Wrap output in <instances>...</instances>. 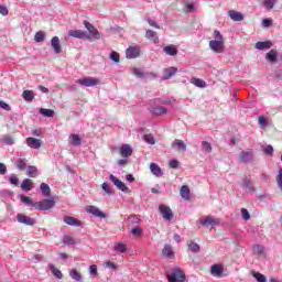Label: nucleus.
Returning <instances> with one entry per match:
<instances>
[{"instance_id":"obj_40","label":"nucleus","mask_w":282,"mask_h":282,"mask_svg":"<svg viewBox=\"0 0 282 282\" xmlns=\"http://www.w3.org/2000/svg\"><path fill=\"white\" fill-rule=\"evenodd\" d=\"M34 41H36V43H43V41H45V32L43 31L36 32L34 35Z\"/></svg>"},{"instance_id":"obj_45","label":"nucleus","mask_w":282,"mask_h":282,"mask_svg":"<svg viewBox=\"0 0 282 282\" xmlns=\"http://www.w3.org/2000/svg\"><path fill=\"white\" fill-rule=\"evenodd\" d=\"M102 191H105L106 195H113V189H111V186L107 183L101 184Z\"/></svg>"},{"instance_id":"obj_38","label":"nucleus","mask_w":282,"mask_h":282,"mask_svg":"<svg viewBox=\"0 0 282 282\" xmlns=\"http://www.w3.org/2000/svg\"><path fill=\"white\" fill-rule=\"evenodd\" d=\"M50 270L56 276V279H63V273L54 264H50Z\"/></svg>"},{"instance_id":"obj_39","label":"nucleus","mask_w":282,"mask_h":282,"mask_svg":"<svg viewBox=\"0 0 282 282\" xmlns=\"http://www.w3.org/2000/svg\"><path fill=\"white\" fill-rule=\"evenodd\" d=\"M187 246H188V250H191V252H199V245H197L193 240H189L187 242Z\"/></svg>"},{"instance_id":"obj_46","label":"nucleus","mask_w":282,"mask_h":282,"mask_svg":"<svg viewBox=\"0 0 282 282\" xmlns=\"http://www.w3.org/2000/svg\"><path fill=\"white\" fill-rule=\"evenodd\" d=\"M274 3H276V0H263V6L267 10H272V8H274Z\"/></svg>"},{"instance_id":"obj_33","label":"nucleus","mask_w":282,"mask_h":282,"mask_svg":"<svg viewBox=\"0 0 282 282\" xmlns=\"http://www.w3.org/2000/svg\"><path fill=\"white\" fill-rule=\"evenodd\" d=\"M22 98H24V100L26 102H32V100H34V91H32V90H24L22 93Z\"/></svg>"},{"instance_id":"obj_2","label":"nucleus","mask_w":282,"mask_h":282,"mask_svg":"<svg viewBox=\"0 0 282 282\" xmlns=\"http://www.w3.org/2000/svg\"><path fill=\"white\" fill-rule=\"evenodd\" d=\"M54 206H56V202L54 199H43L42 202L33 204V208L35 210H50V208H54Z\"/></svg>"},{"instance_id":"obj_37","label":"nucleus","mask_w":282,"mask_h":282,"mask_svg":"<svg viewBox=\"0 0 282 282\" xmlns=\"http://www.w3.org/2000/svg\"><path fill=\"white\" fill-rule=\"evenodd\" d=\"M40 113L45 118H54V110L47 108H41Z\"/></svg>"},{"instance_id":"obj_58","label":"nucleus","mask_w":282,"mask_h":282,"mask_svg":"<svg viewBox=\"0 0 282 282\" xmlns=\"http://www.w3.org/2000/svg\"><path fill=\"white\" fill-rule=\"evenodd\" d=\"M276 183H278L279 188H281V191H282V170L279 171V174L276 176Z\"/></svg>"},{"instance_id":"obj_52","label":"nucleus","mask_w":282,"mask_h":282,"mask_svg":"<svg viewBox=\"0 0 282 282\" xmlns=\"http://www.w3.org/2000/svg\"><path fill=\"white\" fill-rule=\"evenodd\" d=\"M133 74L134 76H137V78H144L145 76H149V74L143 73L142 70H140V68H134Z\"/></svg>"},{"instance_id":"obj_26","label":"nucleus","mask_w":282,"mask_h":282,"mask_svg":"<svg viewBox=\"0 0 282 282\" xmlns=\"http://www.w3.org/2000/svg\"><path fill=\"white\" fill-rule=\"evenodd\" d=\"M172 149H177L178 151H186V143L180 139H176L172 143Z\"/></svg>"},{"instance_id":"obj_28","label":"nucleus","mask_w":282,"mask_h":282,"mask_svg":"<svg viewBox=\"0 0 282 282\" xmlns=\"http://www.w3.org/2000/svg\"><path fill=\"white\" fill-rule=\"evenodd\" d=\"M272 47V41L257 42L256 50H270Z\"/></svg>"},{"instance_id":"obj_19","label":"nucleus","mask_w":282,"mask_h":282,"mask_svg":"<svg viewBox=\"0 0 282 282\" xmlns=\"http://www.w3.org/2000/svg\"><path fill=\"white\" fill-rule=\"evenodd\" d=\"M162 254L165 259H174L175 258V253L173 252V248L169 245H165L163 250H162Z\"/></svg>"},{"instance_id":"obj_56","label":"nucleus","mask_w":282,"mask_h":282,"mask_svg":"<svg viewBox=\"0 0 282 282\" xmlns=\"http://www.w3.org/2000/svg\"><path fill=\"white\" fill-rule=\"evenodd\" d=\"M263 152L267 155H272V153H274V148H272V145H267V147L263 148Z\"/></svg>"},{"instance_id":"obj_23","label":"nucleus","mask_w":282,"mask_h":282,"mask_svg":"<svg viewBox=\"0 0 282 282\" xmlns=\"http://www.w3.org/2000/svg\"><path fill=\"white\" fill-rule=\"evenodd\" d=\"M228 17L231 19V21H243V14L239 11L230 10L228 12Z\"/></svg>"},{"instance_id":"obj_22","label":"nucleus","mask_w":282,"mask_h":282,"mask_svg":"<svg viewBox=\"0 0 282 282\" xmlns=\"http://www.w3.org/2000/svg\"><path fill=\"white\" fill-rule=\"evenodd\" d=\"M212 274L213 276H217L218 279H220V276H223L224 274V267L219 265V264H214L212 265Z\"/></svg>"},{"instance_id":"obj_54","label":"nucleus","mask_w":282,"mask_h":282,"mask_svg":"<svg viewBox=\"0 0 282 282\" xmlns=\"http://www.w3.org/2000/svg\"><path fill=\"white\" fill-rule=\"evenodd\" d=\"M89 272L91 276H98V265L93 264L89 267Z\"/></svg>"},{"instance_id":"obj_7","label":"nucleus","mask_w":282,"mask_h":282,"mask_svg":"<svg viewBox=\"0 0 282 282\" xmlns=\"http://www.w3.org/2000/svg\"><path fill=\"white\" fill-rule=\"evenodd\" d=\"M159 210L165 221H171V219H173V210L171 209V207L166 205H160Z\"/></svg>"},{"instance_id":"obj_43","label":"nucleus","mask_w":282,"mask_h":282,"mask_svg":"<svg viewBox=\"0 0 282 282\" xmlns=\"http://www.w3.org/2000/svg\"><path fill=\"white\" fill-rule=\"evenodd\" d=\"M26 166H28V163L25 159H19L17 161V167L19 169V171H25Z\"/></svg>"},{"instance_id":"obj_57","label":"nucleus","mask_w":282,"mask_h":282,"mask_svg":"<svg viewBox=\"0 0 282 282\" xmlns=\"http://www.w3.org/2000/svg\"><path fill=\"white\" fill-rule=\"evenodd\" d=\"M106 268H109V270H118V264H116V262L106 261Z\"/></svg>"},{"instance_id":"obj_62","label":"nucleus","mask_w":282,"mask_h":282,"mask_svg":"<svg viewBox=\"0 0 282 282\" xmlns=\"http://www.w3.org/2000/svg\"><path fill=\"white\" fill-rule=\"evenodd\" d=\"M0 108L4 109V111H10L12 109L10 107V105H8L6 101H1V100H0Z\"/></svg>"},{"instance_id":"obj_32","label":"nucleus","mask_w":282,"mask_h":282,"mask_svg":"<svg viewBox=\"0 0 282 282\" xmlns=\"http://www.w3.org/2000/svg\"><path fill=\"white\" fill-rule=\"evenodd\" d=\"M40 191H42V194L44 197H50L52 189L50 188V185H47L46 183H42L40 185Z\"/></svg>"},{"instance_id":"obj_17","label":"nucleus","mask_w":282,"mask_h":282,"mask_svg":"<svg viewBox=\"0 0 282 282\" xmlns=\"http://www.w3.org/2000/svg\"><path fill=\"white\" fill-rule=\"evenodd\" d=\"M51 46H52L53 51L55 52V54H61L62 48H61V40L58 39V36L52 37Z\"/></svg>"},{"instance_id":"obj_49","label":"nucleus","mask_w":282,"mask_h":282,"mask_svg":"<svg viewBox=\"0 0 282 282\" xmlns=\"http://www.w3.org/2000/svg\"><path fill=\"white\" fill-rule=\"evenodd\" d=\"M109 58H111L113 61V63H120V53L112 51L110 53Z\"/></svg>"},{"instance_id":"obj_50","label":"nucleus","mask_w":282,"mask_h":282,"mask_svg":"<svg viewBox=\"0 0 282 282\" xmlns=\"http://www.w3.org/2000/svg\"><path fill=\"white\" fill-rule=\"evenodd\" d=\"M143 140L148 144H155V138L153 137V134H144Z\"/></svg>"},{"instance_id":"obj_61","label":"nucleus","mask_w":282,"mask_h":282,"mask_svg":"<svg viewBox=\"0 0 282 282\" xmlns=\"http://www.w3.org/2000/svg\"><path fill=\"white\" fill-rule=\"evenodd\" d=\"M8 7L0 4V14H2V17H8Z\"/></svg>"},{"instance_id":"obj_55","label":"nucleus","mask_w":282,"mask_h":282,"mask_svg":"<svg viewBox=\"0 0 282 282\" xmlns=\"http://www.w3.org/2000/svg\"><path fill=\"white\" fill-rule=\"evenodd\" d=\"M241 215H242V219H245V221H248L250 219V213L248 212V209L242 208Z\"/></svg>"},{"instance_id":"obj_3","label":"nucleus","mask_w":282,"mask_h":282,"mask_svg":"<svg viewBox=\"0 0 282 282\" xmlns=\"http://www.w3.org/2000/svg\"><path fill=\"white\" fill-rule=\"evenodd\" d=\"M78 85H82V87H96L97 85H100V79L96 77H84L76 80Z\"/></svg>"},{"instance_id":"obj_51","label":"nucleus","mask_w":282,"mask_h":282,"mask_svg":"<svg viewBox=\"0 0 282 282\" xmlns=\"http://www.w3.org/2000/svg\"><path fill=\"white\" fill-rule=\"evenodd\" d=\"M203 151L210 153L213 151V145L208 141H203Z\"/></svg>"},{"instance_id":"obj_60","label":"nucleus","mask_w":282,"mask_h":282,"mask_svg":"<svg viewBox=\"0 0 282 282\" xmlns=\"http://www.w3.org/2000/svg\"><path fill=\"white\" fill-rule=\"evenodd\" d=\"M149 25H151V28H155L156 30H160V24H158L155 21L151 20V18L147 19Z\"/></svg>"},{"instance_id":"obj_13","label":"nucleus","mask_w":282,"mask_h":282,"mask_svg":"<svg viewBox=\"0 0 282 282\" xmlns=\"http://www.w3.org/2000/svg\"><path fill=\"white\" fill-rule=\"evenodd\" d=\"M64 223H66L67 226H73L74 228H80V226H83V221H80L77 218H74L72 216H65Z\"/></svg>"},{"instance_id":"obj_31","label":"nucleus","mask_w":282,"mask_h":282,"mask_svg":"<svg viewBox=\"0 0 282 282\" xmlns=\"http://www.w3.org/2000/svg\"><path fill=\"white\" fill-rule=\"evenodd\" d=\"M150 170L153 175H156V177H162V169L156 163H151Z\"/></svg>"},{"instance_id":"obj_25","label":"nucleus","mask_w":282,"mask_h":282,"mask_svg":"<svg viewBox=\"0 0 282 282\" xmlns=\"http://www.w3.org/2000/svg\"><path fill=\"white\" fill-rule=\"evenodd\" d=\"M167 111H169V110H166V108H165V107H162V106L153 107V108L151 109V113H152L153 116H166Z\"/></svg>"},{"instance_id":"obj_15","label":"nucleus","mask_w":282,"mask_h":282,"mask_svg":"<svg viewBox=\"0 0 282 282\" xmlns=\"http://www.w3.org/2000/svg\"><path fill=\"white\" fill-rule=\"evenodd\" d=\"M177 72V67L171 66L163 69V79L169 80V78H173Z\"/></svg>"},{"instance_id":"obj_8","label":"nucleus","mask_w":282,"mask_h":282,"mask_svg":"<svg viewBox=\"0 0 282 282\" xmlns=\"http://www.w3.org/2000/svg\"><path fill=\"white\" fill-rule=\"evenodd\" d=\"M86 213H88V215H94V217H99L100 219H105V217H107V214H105L100 210V208L94 205L87 206Z\"/></svg>"},{"instance_id":"obj_36","label":"nucleus","mask_w":282,"mask_h":282,"mask_svg":"<svg viewBox=\"0 0 282 282\" xmlns=\"http://www.w3.org/2000/svg\"><path fill=\"white\" fill-rule=\"evenodd\" d=\"M192 85H195V87H200L204 88L206 87V82H204V79H199L197 77H193L191 79Z\"/></svg>"},{"instance_id":"obj_53","label":"nucleus","mask_w":282,"mask_h":282,"mask_svg":"<svg viewBox=\"0 0 282 282\" xmlns=\"http://www.w3.org/2000/svg\"><path fill=\"white\" fill-rule=\"evenodd\" d=\"M9 182L10 184H13V186H19V177L17 174H11Z\"/></svg>"},{"instance_id":"obj_47","label":"nucleus","mask_w":282,"mask_h":282,"mask_svg":"<svg viewBox=\"0 0 282 282\" xmlns=\"http://www.w3.org/2000/svg\"><path fill=\"white\" fill-rule=\"evenodd\" d=\"M253 276L258 282H268V279H265V275H263L260 272H253Z\"/></svg>"},{"instance_id":"obj_1","label":"nucleus","mask_w":282,"mask_h":282,"mask_svg":"<svg viewBox=\"0 0 282 282\" xmlns=\"http://www.w3.org/2000/svg\"><path fill=\"white\" fill-rule=\"evenodd\" d=\"M213 35L214 40L209 41L210 51L215 52V54H224L226 50V41L224 40V35H221V32L218 30H215Z\"/></svg>"},{"instance_id":"obj_30","label":"nucleus","mask_w":282,"mask_h":282,"mask_svg":"<svg viewBox=\"0 0 282 282\" xmlns=\"http://www.w3.org/2000/svg\"><path fill=\"white\" fill-rule=\"evenodd\" d=\"M163 52H165L167 56H177V47H175V45H167L163 47Z\"/></svg>"},{"instance_id":"obj_10","label":"nucleus","mask_w":282,"mask_h":282,"mask_svg":"<svg viewBox=\"0 0 282 282\" xmlns=\"http://www.w3.org/2000/svg\"><path fill=\"white\" fill-rule=\"evenodd\" d=\"M17 219L19 224H24L25 226H34L36 224V220L30 216H25L23 214H18Z\"/></svg>"},{"instance_id":"obj_48","label":"nucleus","mask_w":282,"mask_h":282,"mask_svg":"<svg viewBox=\"0 0 282 282\" xmlns=\"http://www.w3.org/2000/svg\"><path fill=\"white\" fill-rule=\"evenodd\" d=\"M115 250L117 252H127V245H124L123 242H119L116 245Z\"/></svg>"},{"instance_id":"obj_59","label":"nucleus","mask_w":282,"mask_h":282,"mask_svg":"<svg viewBox=\"0 0 282 282\" xmlns=\"http://www.w3.org/2000/svg\"><path fill=\"white\" fill-rule=\"evenodd\" d=\"M132 235H134V237H140V235H142V229L140 227H134L131 230Z\"/></svg>"},{"instance_id":"obj_29","label":"nucleus","mask_w":282,"mask_h":282,"mask_svg":"<svg viewBox=\"0 0 282 282\" xmlns=\"http://www.w3.org/2000/svg\"><path fill=\"white\" fill-rule=\"evenodd\" d=\"M34 186V182H32V180L30 178H24L22 184H21V188L22 191H32V187Z\"/></svg>"},{"instance_id":"obj_27","label":"nucleus","mask_w":282,"mask_h":282,"mask_svg":"<svg viewBox=\"0 0 282 282\" xmlns=\"http://www.w3.org/2000/svg\"><path fill=\"white\" fill-rule=\"evenodd\" d=\"M28 177H39V169L34 165H29L26 167Z\"/></svg>"},{"instance_id":"obj_44","label":"nucleus","mask_w":282,"mask_h":282,"mask_svg":"<svg viewBox=\"0 0 282 282\" xmlns=\"http://www.w3.org/2000/svg\"><path fill=\"white\" fill-rule=\"evenodd\" d=\"M253 252L256 254H263V252H265V247H263L261 245H254L253 246Z\"/></svg>"},{"instance_id":"obj_42","label":"nucleus","mask_w":282,"mask_h":282,"mask_svg":"<svg viewBox=\"0 0 282 282\" xmlns=\"http://www.w3.org/2000/svg\"><path fill=\"white\" fill-rule=\"evenodd\" d=\"M63 243H65V246H74V243H76V239L72 236H64Z\"/></svg>"},{"instance_id":"obj_63","label":"nucleus","mask_w":282,"mask_h":282,"mask_svg":"<svg viewBox=\"0 0 282 282\" xmlns=\"http://www.w3.org/2000/svg\"><path fill=\"white\" fill-rule=\"evenodd\" d=\"M180 166L178 160H171L170 161V169H177Z\"/></svg>"},{"instance_id":"obj_18","label":"nucleus","mask_w":282,"mask_h":282,"mask_svg":"<svg viewBox=\"0 0 282 282\" xmlns=\"http://www.w3.org/2000/svg\"><path fill=\"white\" fill-rule=\"evenodd\" d=\"M26 144L28 147H30L31 149H41L42 147V142L40 141V139L36 138H28L26 139Z\"/></svg>"},{"instance_id":"obj_14","label":"nucleus","mask_w":282,"mask_h":282,"mask_svg":"<svg viewBox=\"0 0 282 282\" xmlns=\"http://www.w3.org/2000/svg\"><path fill=\"white\" fill-rule=\"evenodd\" d=\"M119 153L121 158H131V155H133V149L129 144H122Z\"/></svg>"},{"instance_id":"obj_20","label":"nucleus","mask_w":282,"mask_h":282,"mask_svg":"<svg viewBox=\"0 0 282 282\" xmlns=\"http://www.w3.org/2000/svg\"><path fill=\"white\" fill-rule=\"evenodd\" d=\"M252 159V150H249V151H242L240 154H239V162H242V163H247V162H250V160Z\"/></svg>"},{"instance_id":"obj_21","label":"nucleus","mask_w":282,"mask_h":282,"mask_svg":"<svg viewBox=\"0 0 282 282\" xmlns=\"http://www.w3.org/2000/svg\"><path fill=\"white\" fill-rule=\"evenodd\" d=\"M180 195L181 197H183V199H186V202L191 200V188H188L187 185H183L180 188Z\"/></svg>"},{"instance_id":"obj_41","label":"nucleus","mask_w":282,"mask_h":282,"mask_svg":"<svg viewBox=\"0 0 282 282\" xmlns=\"http://www.w3.org/2000/svg\"><path fill=\"white\" fill-rule=\"evenodd\" d=\"M69 276H72L75 281H83V275L76 269H73L69 272Z\"/></svg>"},{"instance_id":"obj_35","label":"nucleus","mask_w":282,"mask_h":282,"mask_svg":"<svg viewBox=\"0 0 282 282\" xmlns=\"http://www.w3.org/2000/svg\"><path fill=\"white\" fill-rule=\"evenodd\" d=\"M20 202H22V204H25L26 206H33L34 207V200L32 199V197L25 196V195H21L20 196Z\"/></svg>"},{"instance_id":"obj_9","label":"nucleus","mask_w":282,"mask_h":282,"mask_svg":"<svg viewBox=\"0 0 282 282\" xmlns=\"http://www.w3.org/2000/svg\"><path fill=\"white\" fill-rule=\"evenodd\" d=\"M110 181L117 186L119 191H122V193H130L129 188L124 184V182L118 180L113 174L110 175Z\"/></svg>"},{"instance_id":"obj_4","label":"nucleus","mask_w":282,"mask_h":282,"mask_svg":"<svg viewBox=\"0 0 282 282\" xmlns=\"http://www.w3.org/2000/svg\"><path fill=\"white\" fill-rule=\"evenodd\" d=\"M84 25L89 32V37L86 39H95V41H100V32L98 31V29H96V26H94V24H90L89 21L85 20Z\"/></svg>"},{"instance_id":"obj_12","label":"nucleus","mask_w":282,"mask_h":282,"mask_svg":"<svg viewBox=\"0 0 282 282\" xmlns=\"http://www.w3.org/2000/svg\"><path fill=\"white\" fill-rule=\"evenodd\" d=\"M219 218H215L213 216H205L204 218L200 219V224L202 226H212V227H215V226H218L219 224Z\"/></svg>"},{"instance_id":"obj_6","label":"nucleus","mask_w":282,"mask_h":282,"mask_svg":"<svg viewBox=\"0 0 282 282\" xmlns=\"http://www.w3.org/2000/svg\"><path fill=\"white\" fill-rule=\"evenodd\" d=\"M170 282H184L185 275L184 272L180 269H175L169 276Z\"/></svg>"},{"instance_id":"obj_5","label":"nucleus","mask_w":282,"mask_h":282,"mask_svg":"<svg viewBox=\"0 0 282 282\" xmlns=\"http://www.w3.org/2000/svg\"><path fill=\"white\" fill-rule=\"evenodd\" d=\"M140 46L134 45V46H129L126 50V58H128L129 61H132L133 58H139L140 56Z\"/></svg>"},{"instance_id":"obj_16","label":"nucleus","mask_w":282,"mask_h":282,"mask_svg":"<svg viewBox=\"0 0 282 282\" xmlns=\"http://www.w3.org/2000/svg\"><path fill=\"white\" fill-rule=\"evenodd\" d=\"M145 37L148 39V41H151L152 43H155V44L160 43V37L158 36V32L153 30H147Z\"/></svg>"},{"instance_id":"obj_64","label":"nucleus","mask_w":282,"mask_h":282,"mask_svg":"<svg viewBox=\"0 0 282 282\" xmlns=\"http://www.w3.org/2000/svg\"><path fill=\"white\" fill-rule=\"evenodd\" d=\"M262 25H263L264 28H270V25H272V20H270V19H263V20H262Z\"/></svg>"},{"instance_id":"obj_24","label":"nucleus","mask_w":282,"mask_h":282,"mask_svg":"<svg viewBox=\"0 0 282 282\" xmlns=\"http://www.w3.org/2000/svg\"><path fill=\"white\" fill-rule=\"evenodd\" d=\"M278 56L279 52L276 50H271L269 53H267V61H270V63L276 64L278 63Z\"/></svg>"},{"instance_id":"obj_11","label":"nucleus","mask_w":282,"mask_h":282,"mask_svg":"<svg viewBox=\"0 0 282 282\" xmlns=\"http://www.w3.org/2000/svg\"><path fill=\"white\" fill-rule=\"evenodd\" d=\"M68 36H72L73 39H89V33L87 31L83 30H69L68 31Z\"/></svg>"},{"instance_id":"obj_34","label":"nucleus","mask_w":282,"mask_h":282,"mask_svg":"<svg viewBox=\"0 0 282 282\" xmlns=\"http://www.w3.org/2000/svg\"><path fill=\"white\" fill-rule=\"evenodd\" d=\"M70 142L75 147H80L83 144V140L80 139V135L78 134H70Z\"/></svg>"}]
</instances>
